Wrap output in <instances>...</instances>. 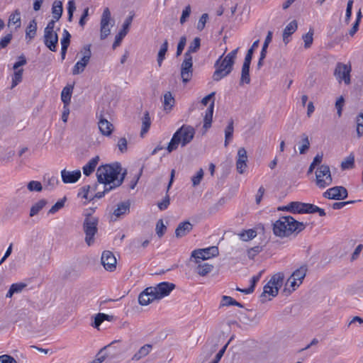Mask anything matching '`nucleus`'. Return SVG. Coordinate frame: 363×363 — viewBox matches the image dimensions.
<instances>
[{
	"label": "nucleus",
	"instance_id": "f257e3e1",
	"mask_svg": "<svg viewBox=\"0 0 363 363\" xmlns=\"http://www.w3.org/2000/svg\"><path fill=\"white\" fill-rule=\"evenodd\" d=\"M218 254L219 250L216 246L194 250L191 252L189 265L196 268L197 272H211L213 266L206 261Z\"/></svg>",
	"mask_w": 363,
	"mask_h": 363
},
{
	"label": "nucleus",
	"instance_id": "f03ea898",
	"mask_svg": "<svg viewBox=\"0 0 363 363\" xmlns=\"http://www.w3.org/2000/svg\"><path fill=\"white\" fill-rule=\"evenodd\" d=\"M303 222L295 220L292 216H282L273 224V232L275 235L284 238L292 233L298 234L306 228Z\"/></svg>",
	"mask_w": 363,
	"mask_h": 363
},
{
	"label": "nucleus",
	"instance_id": "7ed1b4c3",
	"mask_svg": "<svg viewBox=\"0 0 363 363\" xmlns=\"http://www.w3.org/2000/svg\"><path fill=\"white\" fill-rule=\"evenodd\" d=\"M121 171L122 167L119 162L101 165L97 169V180L99 183L105 185L110 186L111 184L114 185V183L120 179L118 176L120 174L121 177L122 176Z\"/></svg>",
	"mask_w": 363,
	"mask_h": 363
},
{
	"label": "nucleus",
	"instance_id": "20e7f679",
	"mask_svg": "<svg viewBox=\"0 0 363 363\" xmlns=\"http://www.w3.org/2000/svg\"><path fill=\"white\" fill-rule=\"evenodd\" d=\"M195 135V130L191 125H183L173 135L170 142L169 143L167 150L168 152L177 149L179 144L182 147H185L191 143Z\"/></svg>",
	"mask_w": 363,
	"mask_h": 363
},
{
	"label": "nucleus",
	"instance_id": "39448f33",
	"mask_svg": "<svg viewBox=\"0 0 363 363\" xmlns=\"http://www.w3.org/2000/svg\"><path fill=\"white\" fill-rule=\"evenodd\" d=\"M283 284V277L274 274L269 281L264 285L263 292L260 295V301L265 303L272 300V298L277 296L279 289Z\"/></svg>",
	"mask_w": 363,
	"mask_h": 363
},
{
	"label": "nucleus",
	"instance_id": "423d86ee",
	"mask_svg": "<svg viewBox=\"0 0 363 363\" xmlns=\"http://www.w3.org/2000/svg\"><path fill=\"white\" fill-rule=\"evenodd\" d=\"M99 219L91 214H86L83 222V230L85 233V242L91 246L95 242L94 236L98 232Z\"/></svg>",
	"mask_w": 363,
	"mask_h": 363
},
{
	"label": "nucleus",
	"instance_id": "0eeeda50",
	"mask_svg": "<svg viewBox=\"0 0 363 363\" xmlns=\"http://www.w3.org/2000/svg\"><path fill=\"white\" fill-rule=\"evenodd\" d=\"M221 55L215 62L216 70L213 74L214 81H220L228 76L233 70L234 62L228 61L227 58Z\"/></svg>",
	"mask_w": 363,
	"mask_h": 363
},
{
	"label": "nucleus",
	"instance_id": "6e6552de",
	"mask_svg": "<svg viewBox=\"0 0 363 363\" xmlns=\"http://www.w3.org/2000/svg\"><path fill=\"white\" fill-rule=\"evenodd\" d=\"M333 182L330 169L327 164H320L315 171V184L320 189L330 186Z\"/></svg>",
	"mask_w": 363,
	"mask_h": 363
},
{
	"label": "nucleus",
	"instance_id": "1a4fd4ad",
	"mask_svg": "<svg viewBox=\"0 0 363 363\" xmlns=\"http://www.w3.org/2000/svg\"><path fill=\"white\" fill-rule=\"evenodd\" d=\"M306 274H291L285 283L283 293L288 296L294 291L302 283Z\"/></svg>",
	"mask_w": 363,
	"mask_h": 363
},
{
	"label": "nucleus",
	"instance_id": "9d476101",
	"mask_svg": "<svg viewBox=\"0 0 363 363\" xmlns=\"http://www.w3.org/2000/svg\"><path fill=\"white\" fill-rule=\"evenodd\" d=\"M193 76V60L189 53L184 54V59L181 65V77L184 83L189 82Z\"/></svg>",
	"mask_w": 363,
	"mask_h": 363
},
{
	"label": "nucleus",
	"instance_id": "9b49d317",
	"mask_svg": "<svg viewBox=\"0 0 363 363\" xmlns=\"http://www.w3.org/2000/svg\"><path fill=\"white\" fill-rule=\"evenodd\" d=\"M351 69H352L350 65H347L342 62H338L336 65L334 75L340 83L342 81H344L345 84H350Z\"/></svg>",
	"mask_w": 363,
	"mask_h": 363
},
{
	"label": "nucleus",
	"instance_id": "f8f14e48",
	"mask_svg": "<svg viewBox=\"0 0 363 363\" xmlns=\"http://www.w3.org/2000/svg\"><path fill=\"white\" fill-rule=\"evenodd\" d=\"M323 196L328 199L343 200L347 197L348 193L344 186H336L326 190L323 194Z\"/></svg>",
	"mask_w": 363,
	"mask_h": 363
},
{
	"label": "nucleus",
	"instance_id": "ddd939ff",
	"mask_svg": "<svg viewBox=\"0 0 363 363\" xmlns=\"http://www.w3.org/2000/svg\"><path fill=\"white\" fill-rule=\"evenodd\" d=\"M111 19V11L108 8L104 9L101 22H100V38L101 40L106 39L110 34L111 30L109 28V23Z\"/></svg>",
	"mask_w": 363,
	"mask_h": 363
},
{
	"label": "nucleus",
	"instance_id": "4468645a",
	"mask_svg": "<svg viewBox=\"0 0 363 363\" xmlns=\"http://www.w3.org/2000/svg\"><path fill=\"white\" fill-rule=\"evenodd\" d=\"M175 288V284L170 282H161L156 286H152V291L156 299H162L167 296Z\"/></svg>",
	"mask_w": 363,
	"mask_h": 363
},
{
	"label": "nucleus",
	"instance_id": "2eb2a0df",
	"mask_svg": "<svg viewBox=\"0 0 363 363\" xmlns=\"http://www.w3.org/2000/svg\"><path fill=\"white\" fill-rule=\"evenodd\" d=\"M134 15H130L125 20L121 30L119 33L116 35L115 40L113 43V48L116 49L118 46L120 45L122 40L125 38L129 30V28L132 23Z\"/></svg>",
	"mask_w": 363,
	"mask_h": 363
},
{
	"label": "nucleus",
	"instance_id": "dca6fc26",
	"mask_svg": "<svg viewBox=\"0 0 363 363\" xmlns=\"http://www.w3.org/2000/svg\"><path fill=\"white\" fill-rule=\"evenodd\" d=\"M101 260L106 270L112 272L116 269V259L111 252L104 251Z\"/></svg>",
	"mask_w": 363,
	"mask_h": 363
},
{
	"label": "nucleus",
	"instance_id": "f3484780",
	"mask_svg": "<svg viewBox=\"0 0 363 363\" xmlns=\"http://www.w3.org/2000/svg\"><path fill=\"white\" fill-rule=\"evenodd\" d=\"M43 42L45 45L51 51H57L58 35L57 33H44Z\"/></svg>",
	"mask_w": 363,
	"mask_h": 363
},
{
	"label": "nucleus",
	"instance_id": "a211bd4d",
	"mask_svg": "<svg viewBox=\"0 0 363 363\" xmlns=\"http://www.w3.org/2000/svg\"><path fill=\"white\" fill-rule=\"evenodd\" d=\"M247 151L244 147H240L238 151V159L236 161V168L240 174H242L247 167Z\"/></svg>",
	"mask_w": 363,
	"mask_h": 363
},
{
	"label": "nucleus",
	"instance_id": "6ab92c4d",
	"mask_svg": "<svg viewBox=\"0 0 363 363\" xmlns=\"http://www.w3.org/2000/svg\"><path fill=\"white\" fill-rule=\"evenodd\" d=\"M81 176V171L79 169L72 172L63 169L61 172L62 182L65 184L75 183L79 179Z\"/></svg>",
	"mask_w": 363,
	"mask_h": 363
},
{
	"label": "nucleus",
	"instance_id": "aec40b11",
	"mask_svg": "<svg viewBox=\"0 0 363 363\" xmlns=\"http://www.w3.org/2000/svg\"><path fill=\"white\" fill-rule=\"evenodd\" d=\"M152 291V286L146 288L138 296V302L142 306H147L152 302L156 298Z\"/></svg>",
	"mask_w": 363,
	"mask_h": 363
},
{
	"label": "nucleus",
	"instance_id": "412c9836",
	"mask_svg": "<svg viewBox=\"0 0 363 363\" xmlns=\"http://www.w3.org/2000/svg\"><path fill=\"white\" fill-rule=\"evenodd\" d=\"M126 174H127V171H126V169H125L122 174V176L120 177V179H118V181H117L116 183H114V185H110L108 187L106 186L107 185H105L104 190L103 191H99V192L96 193L95 195L92 198L89 199V200H92L94 198L101 199L105 195V194L106 192H108L109 191H111L118 186H120L123 184Z\"/></svg>",
	"mask_w": 363,
	"mask_h": 363
},
{
	"label": "nucleus",
	"instance_id": "4be33fe9",
	"mask_svg": "<svg viewBox=\"0 0 363 363\" xmlns=\"http://www.w3.org/2000/svg\"><path fill=\"white\" fill-rule=\"evenodd\" d=\"M98 124L99 130L102 135L105 136H109L111 135L113 130V125L111 123L103 118L102 116H101Z\"/></svg>",
	"mask_w": 363,
	"mask_h": 363
},
{
	"label": "nucleus",
	"instance_id": "5701e85b",
	"mask_svg": "<svg viewBox=\"0 0 363 363\" xmlns=\"http://www.w3.org/2000/svg\"><path fill=\"white\" fill-rule=\"evenodd\" d=\"M193 228L192 224L189 221L180 223L175 230V236L177 238H182L187 235Z\"/></svg>",
	"mask_w": 363,
	"mask_h": 363
},
{
	"label": "nucleus",
	"instance_id": "b1692460",
	"mask_svg": "<svg viewBox=\"0 0 363 363\" xmlns=\"http://www.w3.org/2000/svg\"><path fill=\"white\" fill-rule=\"evenodd\" d=\"M119 342H120V340H113L110 344L104 346L103 348H101L99 350V352L96 354V358L90 363H102L106 359V358L108 356V354L107 353L104 352V351L106 350L108 348L113 347L116 343Z\"/></svg>",
	"mask_w": 363,
	"mask_h": 363
},
{
	"label": "nucleus",
	"instance_id": "393cba45",
	"mask_svg": "<svg viewBox=\"0 0 363 363\" xmlns=\"http://www.w3.org/2000/svg\"><path fill=\"white\" fill-rule=\"evenodd\" d=\"M251 62L244 61L242 70H241V77L240 80V84L242 85L243 84H249L250 83V67Z\"/></svg>",
	"mask_w": 363,
	"mask_h": 363
},
{
	"label": "nucleus",
	"instance_id": "a878e982",
	"mask_svg": "<svg viewBox=\"0 0 363 363\" xmlns=\"http://www.w3.org/2000/svg\"><path fill=\"white\" fill-rule=\"evenodd\" d=\"M298 28V23L296 20L291 21L284 29L283 31V41L285 44L289 43L288 38Z\"/></svg>",
	"mask_w": 363,
	"mask_h": 363
},
{
	"label": "nucleus",
	"instance_id": "bb28decb",
	"mask_svg": "<svg viewBox=\"0 0 363 363\" xmlns=\"http://www.w3.org/2000/svg\"><path fill=\"white\" fill-rule=\"evenodd\" d=\"M130 203L129 201L121 202L117 205V208L114 210L113 215L116 218H120L129 213Z\"/></svg>",
	"mask_w": 363,
	"mask_h": 363
},
{
	"label": "nucleus",
	"instance_id": "cd10ccee",
	"mask_svg": "<svg viewBox=\"0 0 363 363\" xmlns=\"http://www.w3.org/2000/svg\"><path fill=\"white\" fill-rule=\"evenodd\" d=\"M152 345L150 344H146L141 347L138 351L133 356V361H139L142 358L146 357L151 352Z\"/></svg>",
	"mask_w": 363,
	"mask_h": 363
},
{
	"label": "nucleus",
	"instance_id": "c85d7f7f",
	"mask_svg": "<svg viewBox=\"0 0 363 363\" xmlns=\"http://www.w3.org/2000/svg\"><path fill=\"white\" fill-rule=\"evenodd\" d=\"M99 161V156H96V157H93L92 159H91L88 162V163L83 167V168H82L83 173L86 176H89L94 171Z\"/></svg>",
	"mask_w": 363,
	"mask_h": 363
},
{
	"label": "nucleus",
	"instance_id": "c756f323",
	"mask_svg": "<svg viewBox=\"0 0 363 363\" xmlns=\"http://www.w3.org/2000/svg\"><path fill=\"white\" fill-rule=\"evenodd\" d=\"M74 89V84L67 85L62 91L61 93V99L64 103L65 106H67L69 104L72 97V91Z\"/></svg>",
	"mask_w": 363,
	"mask_h": 363
},
{
	"label": "nucleus",
	"instance_id": "7c9ffc66",
	"mask_svg": "<svg viewBox=\"0 0 363 363\" xmlns=\"http://www.w3.org/2000/svg\"><path fill=\"white\" fill-rule=\"evenodd\" d=\"M213 108H214V102L213 101L211 103L208 108H207V110L206 111L205 116H204L203 128H205L206 130L208 129L211 126Z\"/></svg>",
	"mask_w": 363,
	"mask_h": 363
},
{
	"label": "nucleus",
	"instance_id": "2f4dec72",
	"mask_svg": "<svg viewBox=\"0 0 363 363\" xmlns=\"http://www.w3.org/2000/svg\"><path fill=\"white\" fill-rule=\"evenodd\" d=\"M62 12L63 7L62 1L57 0L55 1L52 7V18H55V21H59L62 16Z\"/></svg>",
	"mask_w": 363,
	"mask_h": 363
},
{
	"label": "nucleus",
	"instance_id": "473e14b6",
	"mask_svg": "<svg viewBox=\"0 0 363 363\" xmlns=\"http://www.w3.org/2000/svg\"><path fill=\"white\" fill-rule=\"evenodd\" d=\"M305 203L292 201L289 203V212L292 213H304Z\"/></svg>",
	"mask_w": 363,
	"mask_h": 363
},
{
	"label": "nucleus",
	"instance_id": "72a5a7b5",
	"mask_svg": "<svg viewBox=\"0 0 363 363\" xmlns=\"http://www.w3.org/2000/svg\"><path fill=\"white\" fill-rule=\"evenodd\" d=\"M260 275H261V274H259L258 275L253 276L251 278L250 287H248L247 289H240L239 287H237L236 290L238 291L242 292L245 294H250L252 293L255 290V287L257 282L260 279Z\"/></svg>",
	"mask_w": 363,
	"mask_h": 363
},
{
	"label": "nucleus",
	"instance_id": "f704fd0d",
	"mask_svg": "<svg viewBox=\"0 0 363 363\" xmlns=\"http://www.w3.org/2000/svg\"><path fill=\"white\" fill-rule=\"evenodd\" d=\"M47 204V201L45 199H40L37 203L33 204L30 211V216L33 217L37 215Z\"/></svg>",
	"mask_w": 363,
	"mask_h": 363
},
{
	"label": "nucleus",
	"instance_id": "c9c22d12",
	"mask_svg": "<svg viewBox=\"0 0 363 363\" xmlns=\"http://www.w3.org/2000/svg\"><path fill=\"white\" fill-rule=\"evenodd\" d=\"M234 127H233V120L230 119L228 122V124L225 130V146L227 147L229 141L232 139L233 135Z\"/></svg>",
	"mask_w": 363,
	"mask_h": 363
},
{
	"label": "nucleus",
	"instance_id": "e433bc0d",
	"mask_svg": "<svg viewBox=\"0 0 363 363\" xmlns=\"http://www.w3.org/2000/svg\"><path fill=\"white\" fill-rule=\"evenodd\" d=\"M167 50H168V41L167 40H165L164 41V43H162V45H161V48L158 52V55H157V63H158V65L159 67H160L162 65V63L164 60V59L165 58V55H166V52H167Z\"/></svg>",
	"mask_w": 363,
	"mask_h": 363
},
{
	"label": "nucleus",
	"instance_id": "4c0bfd02",
	"mask_svg": "<svg viewBox=\"0 0 363 363\" xmlns=\"http://www.w3.org/2000/svg\"><path fill=\"white\" fill-rule=\"evenodd\" d=\"M26 286V284H23V283H16V284H13L9 291L7 292L6 294V297L7 298H11L12 297V296L15 294V293H19L21 292L25 287Z\"/></svg>",
	"mask_w": 363,
	"mask_h": 363
},
{
	"label": "nucleus",
	"instance_id": "58836bf2",
	"mask_svg": "<svg viewBox=\"0 0 363 363\" xmlns=\"http://www.w3.org/2000/svg\"><path fill=\"white\" fill-rule=\"evenodd\" d=\"M16 25V28L21 26V12L18 9H16L13 13H11L9 18V26Z\"/></svg>",
	"mask_w": 363,
	"mask_h": 363
},
{
	"label": "nucleus",
	"instance_id": "ea45409f",
	"mask_svg": "<svg viewBox=\"0 0 363 363\" xmlns=\"http://www.w3.org/2000/svg\"><path fill=\"white\" fill-rule=\"evenodd\" d=\"M37 23L35 19L30 21L29 25L26 28V36L30 39H33L36 35Z\"/></svg>",
	"mask_w": 363,
	"mask_h": 363
},
{
	"label": "nucleus",
	"instance_id": "a19ab883",
	"mask_svg": "<svg viewBox=\"0 0 363 363\" xmlns=\"http://www.w3.org/2000/svg\"><path fill=\"white\" fill-rule=\"evenodd\" d=\"M142 121H143V126H142V129H141V132H140L141 136H143L144 134H145L148 131V130L150 127V125H151L150 117L149 113L147 111H145Z\"/></svg>",
	"mask_w": 363,
	"mask_h": 363
},
{
	"label": "nucleus",
	"instance_id": "79ce46f5",
	"mask_svg": "<svg viewBox=\"0 0 363 363\" xmlns=\"http://www.w3.org/2000/svg\"><path fill=\"white\" fill-rule=\"evenodd\" d=\"M356 130L357 137L359 138L363 135V113H359L355 119Z\"/></svg>",
	"mask_w": 363,
	"mask_h": 363
},
{
	"label": "nucleus",
	"instance_id": "37998d69",
	"mask_svg": "<svg viewBox=\"0 0 363 363\" xmlns=\"http://www.w3.org/2000/svg\"><path fill=\"white\" fill-rule=\"evenodd\" d=\"M354 155L351 153L341 163V168L342 169H349L354 167Z\"/></svg>",
	"mask_w": 363,
	"mask_h": 363
},
{
	"label": "nucleus",
	"instance_id": "c03bdc74",
	"mask_svg": "<svg viewBox=\"0 0 363 363\" xmlns=\"http://www.w3.org/2000/svg\"><path fill=\"white\" fill-rule=\"evenodd\" d=\"M174 103V99L173 98L171 92L168 91L164 95V106L165 110H171Z\"/></svg>",
	"mask_w": 363,
	"mask_h": 363
},
{
	"label": "nucleus",
	"instance_id": "a18cd8bd",
	"mask_svg": "<svg viewBox=\"0 0 363 363\" xmlns=\"http://www.w3.org/2000/svg\"><path fill=\"white\" fill-rule=\"evenodd\" d=\"M201 46V39L198 37L195 38L192 43L189 45L187 51L185 53H189L191 55V53L196 52Z\"/></svg>",
	"mask_w": 363,
	"mask_h": 363
},
{
	"label": "nucleus",
	"instance_id": "49530a36",
	"mask_svg": "<svg viewBox=\"0 0 363 363\" xmlns=\"http://www.w3.org/2000/svg\"><path fill=\"white\" fill-rule=\"evenodd\" d=\"M313 28H310L308 32L306 34L303 35L302 38L304 42V48H305L307 49L311 46L313 41Z\"/></svg>",
	"mask_w": 363,
	"mask_h": 363
},
{
	"label": "nucleus",
	"instance_id": "de8ad7c7",
	"mask_svg": "<svg viewBox=\"0 0 363 363\" xmlns=\"http://www.w3.org/2000/svg\"><path fill=\"white\" fill-rule=\"evenodd\" d=\"M23 72V69H18L14 72L12 76V84L11 89H13L22 81Z\"/></svg>",
	"mask_w": 363,
	"mask_h": 363
},
{
	"label": "nucleus",
	"instance_id": "09e8293b",
	"mask_svg": "<svg viewBox=\"0 0 363 363\" xmlns=\"http://www.w3.org/2000/svg\"><path fill=\"white\" fill-rule=\"evenodd\" d=\"M239 235L241 240L248 241L257 235V232L253 229H249L247 230H244L240 233Z\"/></svg>",
	"mask_w": 363,
	"mask_h": 363
},
{
	"label": "nucleus",
	"instance_id": "8fccbe9b",
	"mask_svg": "<svg viewBox=\"0 0 363 363\" xmlns=\"http://www.w3.org/2000/svg\"><path fill=\"white\" fill-rule=\"evenodd\" d=\"M27 189L30 191H36L40 192L43 189L42 184L40 182L38 181H30L27 184Z\"/></svg>",
	"mask_w": 363,
	"mask_h": 363
},
{
	"label": "nucleus",
	"instance_id": "3c124183",
	"mask_svg": "<svg viewBox=\"0 0 363 363\" xmlns=\"http://www.w3.org/2000/svg\"><path fill=\"white\" fill-rule=\"evenodd\" d=\"M67 199L66 197H64L63 199L59 200L57 201L55 205H53L51 208L49 210L48 213L54 214L56 212H57L60 209L64 207L65 203Z\"/></svg>",
	"mask_w": 363,
	"mask_h": 363
},
{
	"label": "nucleus",
	"instance_id": "603ef678",
	"mask_svg": "<svg viewBox=\"0 0 363 363\" xmlns=\"http://www.w3.org/2000/svg\"><path fill=\"white\" fill-rule=\"evenodd\" d=\"M302 145L299 147L300 154H305L310 147V143L308 136L306 134L303 135Z\"/></svg>",
	"mask_w": 363,
	"mask_h": 363
},
{
	"label": "nucleus",
	"instance_id": "864d4df0",
	"mask_svg": "<svg viewBox=\"0 0 363 363\" xmlns=\"http://www.w3.org/2000/svg\"><path fill=\"white\" fill-rule=\"evenodd\" d=\"M345 105V99L342 96H340L339 98H337L336 102H335V108L337 109V114L339 117H341L342 108Z\"/></svg>",
	"mask_w": 363,
	"mask_h": 363
},
{
	"label": "nucleus",
	"instance_id": "5fc2aeb1",
	"mask_svg": "<svg viewBox=\"0 0 363 363\" xmlns=\"http://www.w3.org/2000/svg\"><path fill=\"white\" fill-rule=\"evenodd\" d=\"M259 42V40H257L255 41L252 43V47L247 50V54L245 55L244 61H247V62H251L252 59V55H253L254 50L258 47Z\"/></svg>",
	"mask_w": 363,
	"mask_h": 363
},
{
	"label": "nucleus",
	"instance_id": "6e6d98bb",
	"mask_svg": "<svg viewBox=\"0 0 363 363\" xmlns=\"http://www.w3.org/2000/svg\"><path fill=\"white\" fill-rule=\"evenodd\" d=\"M272 31H268V33L266 36V38L264 40V44L262 45V50H261V52L263 55H267V48L269 46V44L271 43L272 41Z\"/></svg>",
	"mask_w": 363,
	"mask_h": 363
},
{
	"label": "nucleus",
	"instance_id": "4d7b16f0",
	"mask_svg": "<svg viewBox=\"0 0 363 363\" xmlns=\"http://www.w3.org/2000/svg\"><path fill=\"white\" fill-rule=\"evenodd\" d=\"M203 174H204L203 170L202 169H200L197 172L196 174L191 177V182H192L193 186H196L200 184L201 179L203 177Z\"/></svg>",
	"mask_w": 363,
	"mask_h": 363
},
{
	"label": "nucleus",
	"instance_id": "13d9d810",
	"mask_svg": "<svg viewBox=\"0 0 363 363\" xmlns=\"http://www.w3.org/2000/svg\"><path fill=\"white\" fill-rule=\"evenodd\" d=\"M76 9L75 3L74 0H69L67 5L68 21L71 22L73 18V13Z\"/></svg>",
	"mask_w": 363,
	"mask_h": 363
},
{
	"label": "nucleus",
	"instance_id": "bf43d9fd",
	"mask_svg": "<svg viewBox=\"0 0 363 363\" xmlns=\"http://www.w3.org/2000/svg\"><path fill=\"white\" fill-rule=\"evenodd\" d=\"M71 35L67 30H63L62 38L61 39V45L63 47H69L70 43Z\"/></svg>",
	"mask_w": 363,
	"mask_h": 363
},
{
	"label": "nucleus",
	"instance_id": "052dcab7",
	"mask_svg": "<svg viewBox=\"0 0 363 363\" xmlns=\"http://www.w3.org/2000/svg\"><path fill=\"white\" fill-rule=\"evenodd\" d=\"M191 12L190 5L186 6L182 11V16L180 17V23L184 24L188 18L189 17Z\"/></svg>",
	"mask_w": 363,
	"mask_h": 363
},
{
	"label": "nucleus",
	"instance_id": "680f3d73",
	"mask_svg": "<svg viewBox=\"0 0 363 363\" xmlns=\"http://www.w3.org/2000/svg\"><path fill=\"white\" fill-rule=\"evenodd\" d=\"M186 37L182 36L180 38L179 42L177 45V52H176L177 57L179 56L182 53V52L184 49V47L186 45Z\"/></svg>",
	"mask_w": 363,
	"mask_h": 363
},
{
	"label": "nucleus",
	"instance_id": "e2e57ef3",
	"mask_svg": "<svg viewBox=\"0 0 363 363\" xmlns=\"http://www.w3.org/2000/svg\"><path fill=\"white\" fill-rule=\"evenodd\" d=\"M166 229L167 228L164 225L162 220H159L156 225V233L160 238L164 235Z\"/></svg>",
	"mask_w": 363,
	"mask_h": 363
},
{
	"label": "nucleus",
	"instance_id": "0e129e2a",
	"mask_svg": "<svg viewBox=\"0 0 363 363\" xmlns=\"http://www.w3.org/2000/svg\"><path fill=\"white\" fill-rule=\"evenodd\" d=\"M128 142L125 138H121L118 141L117 146L121 153H124L127 151Z\"/></svg>",
	"mask_w": 363,
	"mask_h": 363
},
{
	"label": "nucleus",
	"instance_id": "69168bd1",
	"mask_svg": "<svg viewBox=\"0 0 363 363\" xmlns=\"http://www.w3.org/2000/svg\"><path fill=\"white\" fill-rule=\"evenodd\" d=\"M85 67H86L84 66V63H82L81 62H77L72 69V74H79L84 70Z\"/></svg>",
	"mask_w": 363,
	"mask_h": 363
},
{
	"label": "nucleus",
	"instance_id": "338daca9",
	"mask_svg": "<svg viewBox=\"0 0 363 363\" xmlns=\"http://www.w3.org/2000/svg\"><path fill=\"white\" fill-rule=\"evenodd\" d=\"M208 18V15L207 13H203L201 16L198 25H197V29L199 30H202L206 25V23Z\"/></svg>",
	"mask_w": 363,
	"mask_h": 363
},
{
	"label": "nucleus",
	"instance_id": "774afa93",
	"mask_svg": "<svg viewBox=\"0 0 363 363\" xmlns=\"http://www.w3.org/2000/svg\"><path fill=\"white\" fill-rule=\"evenodd\" d=\"M0 363H17L16 360L9 354L0 356Z\"/></svg>",
	"mask_w": 363,
	"mask_h": 363
}]
</instances>
